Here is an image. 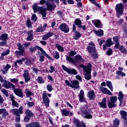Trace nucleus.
Masks as SVG:
<instances>
[{
	"mask_svg": "<svg viewBox=\"0 0 127 127\" xmlns=\"http://www.w3.org/2000/svg\"><path fill=\"white\" fill-rule=\"evenodd\" d=\"M106 85L109 88L111 91L113 92L114 88H113V84L112 83V82L110 81H107L106 82Z\"/></svg>",
	"mask_w": 127,
	"mask_h": 127,
	"instance_id": "f704fd0d",
	"label": "nucleus"
},
{
	"mask_svg": "<svg viewBox=\"0 0 127 127\" xmlns=\"http://www.w3.org/2000/svg\"><path fill=\"white\" fill-rule=\"evenodd\" d=\"M88 45L90 46H88L87 48V52H88L90 55H91L92 58H98V56L97 53L96 52V47L95 44L92 42L89 43Z\"/></svg>",
	"mask_w": 127,
	"mask_h": 127,
	"instance_id": "f257e3e1",
	"label": "nucleus"
},
{
	"mask_svg": "<svg viewBox=\"0 0 127 127\" xmlns=\"http://www.w3.org/2000/svg\"><path fill=\"white\" fill-rule=\"evenodd\" d=\"M50 70H49L50 73H53V72L55 71V68L52 66H50Z\"/></svg>",
	"mask_w": 127,
	"mask_h": 127,
	"instance_id": "e2e57ef3",
	"label": "nucleus"
},
{
	"mask_svg": "<svg viewBox=\"0 0 127 127\" xmlns=\"http://www.w3.org/2000/svg\"><path fill=\"white\" fill-rule=\"evenodd\" d=\"M26 65H28V66H30L32 64V63L30 60H26V61L25 62Z\"/></svg>",
	"mask_w": 127,
	"mask_h": 127,
	"instance_id": "69168bd1",
	"label": "nucleus"
},
{
	"mask_svg": "<svg viewBox=\"0 0 127 127\" xmlns=\"http://www.w3.org/2000/svg\"><path fill=\"white\" fill-rule=\"evenodd\" d=\"M74 55H77V52H76L75 51H71L69 52V56H70L71 57H73Z\"/></svg>",
	"mask_w": 127,
	"mask_h": 127,
	"instance_id": "6e6d98bb",
	"label": "nucleus"
},
{
	"mask_svg": "<svg viewBox=\"0 0 127 127\" xmlns=\"http://www.w3.org/2000/svg\"><path fill=\"white\" fill-rule=\"evenodd\" d=\"M53 35H54L53 32H50L48 33L47 34L43 36L42 40H47V39H48V38L51 37V36H53Z\"/></svg>",
	"mask_w": 127,
	"mask_h": 127,
	"instance_id": "bb28decb",
	"label": "nucleus"
},
{
	"mask_svg": "<svg viewBox=\"0 0 127 127\" xmlns=\"http://www.w3.org/2000/svg\"><path fill=\"white\" fill-rule=\"evenodd\" d=\"M20 64H22V60H17L14 63V66L15 68H17V67H18V65H20Z\"/></svg>",
	"mask_w": 127,
	"mask_h": 127,
	"instance_id": "79ce46f5",
	"label": "nucleus"
},
{
	"mask_svg": "<svg viewBox=\"0 0 127 127\" xmlns=\"http://www.w3.org/2000/svg\"><path fill=\"white\" fill-rule=\"evenodd\" d=\"M36 48L37 49L39 50L40 52H41L42 54H43V55H44L45 57H47V58L49 59V60H52V61L53 60L52 58H51L50 56H49V55H48V54L46 53V52H45V51H44V50H43L42 48L38 46H36V47L30 48V52L31 53H33V52H35V51H36Z\"/></svg>",
	"mask_w": 127,
	"mask_h": 127,
	"instance_id": "20e7f679",
	"label": "nucleus"
},
{
	"mask_svg": "<svg viewBox=\"0 0 127 127\" xmlns=\"http://www.w3.org/2000/svg\"><path fill=\"white\" fill-rule=\"evenodd\" d=\"M2 85L4 88H5V89H10V88H12V90L13 89H14V87L15 86L10 82L6 80L4 81Z\"/></svg>",
	"mask_w": 127,
	"mask_h": 127,
	"instance_id": "ddd939ff",
	"label": "nucleus"
},
{
	"mask_svg": "<svg viewBox=\"0 0 127 127\" xmlns=\"http://www.w3.org/2000/svg\"><path fill=\"white\" fill-rule=\"evenodd\" d=\"M9 98L12 101V106H13V107H15V108H18V107H19V104H18L15 101V97H14L13 95L10 94L9 96Z\"/></svg>",
	"mask_w": 127,
	"mask_h": 127,
	"instance_id": "f3484780",
	"label": "nucleus"
},
{
	"mask_svg": "<svg viewBox=\"0 0 127 127\" xmlns=\"http://www.w3.org/2000/svg\"><path fill=\"white\" fill-rule=\"evenodd\" d=\"M119 126H120V120L118 119L113 120V126L112 127H119Z\"/></svg>",
	"mask_w": 127,
	"mask_h": 127,
	"instance_id": "7c9ffc66",
	"label": "nucleus"
},
{
	"mask_svg": "<svg viewBox=\"0 0 127 127\" xmlns=\"http://www.w3.org/2000/svg\"><path fill=\"white\" fill-rule=\"evenodd\" d=\"M17 46L19 51H16L15 52V55L17 56H23V53L25 51V48L20 43L17 44Z\"/></svg>",
	"mask_w": 127,
	"mask_h": 127,
	"instance_id": "6e6552de",
	"label": "nucleus"
},
{
	"mask_svg": "<svg viewBox=\"0 0 127 127\" xmlns=\"http://www.w3.org/2000/svg\"><path fill=\"white\" fill-rule=\"evenodd\" d=\"M15 121L16 123H20V114L19 115H17L15 116Z\"/></svg>",
	"mask_w": 127,
	"mask_h": 127,
	"instance_id": "5fc2aeb1",
	"label": "nucleus"
},
{
	"mask_svg": "<svg viewBox=\"0 0 127 127\" xmlns=\"http://www.w3.org/2000/svg\"><path fill=\"white\" fill-rule=\"evenodd\" d=\"M52 55L56 59H59L60 56H59V53L57 51H54L52 53Z\"/></svg>",
	"mask_w": 127,
	"mask_h": 127,
	"instance_id": "e433bc0d",
	"label": "nucleus"
},
{
	"mask_svg": "<svg viewBox=\"0 0 127 127\" xmlns=\"http://www.w3.org/2000/svg\"><path fill=\"white\" fill-rule=\"evenodd\" d=\"M60 29L61 31H63L64 33H68L70 31V29L69 27H68V25L65 23H63L60 26Z\"/></svg>",
	"mask_w": 127,
	"mask_h": 127,
	"instance_id": "f8f14e48",
	"label": "nucleus"
},
{
	"mask_svg": "<svg viewBox=\"0 0 127 127\" xmlns=\"http://www.w3.org/2000/svg\"><path fill=\"white\" fill-rule=\"evenodd\" d=\"M88 97L90 100H94L96 98L94 90H91L88 93Z\"/></svg>",
	"mask_w": 127,
	"mask_h": 127,
	"instance_id": "5701e85b",
	"label": "nucleus"
},
{
	"mask_svg": "<svg viewBox=\"0 0 127 127\" xmlns=\"http://www.w3.org/2000/svg\"><path fill=\"white\" fill-rule=\"evenodd\" d=\"M99 105H100L102 108H107V99L103 98L102 102L99 103Z\"/></svg>",
	"mask_w": 127,
	"mask_h": 127,
	"instance_id": "c85d7f7f",
	"label": "nucleus"
},
{
	"mask_svg": "<svg viewBox=\"0 0 127 127\" xmlns=\"http://www.w3.org/2000/svg\"><path fill=\"white\" fill-rule=\"evenodd\" d=\"M69 113L70 111H68L66 109H63L61 110V114L64 117H68Z\"/></svg>",
	"mask_w": 127,
	"mask_h": 127,
	"instance_id": "c756f323",
	"label": "nucleus"
},
{
	"mask_svg": "<svg viewBox=\"0 0 127 127\" xmlns=\"http://www.w3.org/2000/svg\"><path fill=\"white\" fill-rule=\"evenodd\" d=\"M99 91L101 92H102L103 94H105L106 95H109V96H113V94H112V92L110 91L107 88L103 87H100L99 88Z\"/></svg>",
	"mask_w": 127,
	"mask_h": 127,
	"instance_id": "a211bd4d",
	"label": "nucleus"
},
{
	"mask_svg": "<svg viewBox=\"0 0 127 127\" xmlns=\"http://www.w3.org/2000/svg\"><path fill=\"white\" fill-rule=\"evenodd\" d=\"M8 38V35H7L6 33H4L0 36V40L6 42V41H7Z\"/></svg>",
	"mask_w": 127,
	"mask_h": 127,
	"instance_id": "cd10ccee",
	"label": "nucleus"
},
{
	"mask_svg": "<svg viewBox=\"0 0 127 127\" xmlns=\"http://www.w3.org/2000/svg\"><path fill=\"white\" fill-rule=\"evenodd\" d=\"M33 39V30H31L29 31L28 32V37L27 38V40L28 41H31Z\"/></svg>",
	"mask_w": 127,
	"mask_h": 127,
	"instance_id": "a878e982",
	"label": "nucleus"
},
{
	"mask_svg": "<svg viewBox=\"0 0 127 127\" xmlns=\"http://www.w3.org/2000/svg\"><path fill=\"white\" fill-rule=\"evenodd\" d=\"M113 41L115 43H118L119 41L120 40V37L119 36H114L113 38Z\"/></svg>",
	"mask_w": 127,
	"mask_h": 127,
	"instance_id": "603ef678",
	"label": "nucleus"
},
{
	"mask_svg": "<svg viewBox=\"0 0 127 127\" xmlns=\"http://www.w3.org/2000/svg\"><path fill=\"white\" fill-rule=\"evenodd\" d=\"M42 99L44 104H45V105L47 108H48L50 103V99L48 98V97L47 96V93H46L45 91H44L42 94Z\"/></svg>",
	"mask_w": 127,
	"mask_h": 127,
	"instance_id": "9d476101",
	"label": "nucleus"
},
{
	"mask_svg": "<svg viewBox=\"0 0 127 127\" xmlns=\"http://www.w3.org/2000/svg\"><path fill=\"white\" fill-rule=\"evenodd\" d=\"M84 95L85 93H84V90H81L79 94H78L79 102H81V103H82V102L87 103V101H86V99H85V97L84 96Z\"/></svg>",
	"mask_w": 127,
	"mask_h": 127,
	"instance_id": "2eb2a0df",
	"label": "nucleus"
},
{
	"mask_svg": "<svg viewBox=\"0 0 127 127\" xmlns=\"http://www.w3.org/2000/svg\"><path fill=\"white\" fill-rule=\"evenodd\" d=\"M26 25L28 28H30V27H32V25H31V22L30 21V20H27Z\"/></svg>",
	"mask_w": 127,
	"mask_h": 127,
	"instance_id": "864d4df0",
	"label": "nucleus"
},
{
	"mask_svg": "<svg viewBox=\"0 0 127 127\" xmlns=\"http://www.w3.org/2000/svg\"><path fill=\"white\" fill-rule=\"evenodd\" d=\"M33 9L34 10V12H39V13H41L43 17H46V10L43 8L42 7H38L37 5H33L32 6Z\"/></svg>",
	"mask_w": 127,
	"mask_h": 127,
	"instance_id": "39448f33",
	"label": "nucleus"
},
{
	"mask_svg": "<svg viewBox=\"0 0 127 127\" xmlns=\"http://www.w3.org/2000/svg\"><path fill=\"white\" fill-rule=\"evenodd\" d=\"M25 127H41L39 122H32L25 125Z\"/></svg>",
	"mask_w": 127,
	"mask_h": 127,
	"instance_id": "412c9836",
	"label": "nucleus"
},
{
	"mask_svg": "<svg viewBox=\"0 0 127 127\" xmlns=\"http://www.w3.org/2000/svg\"><path fill=\"white\" fill-rule=\"evenodd\" d=\"M116 74L118 75V76H122V77H125V76H126V73L123 72L122 71H117Z\"/></svg>",
	"mask_w": 127,
	"mask_h": 127,
	"instance_id": "8fccbe9b",
	"label": "nucleus"
},
{
	"mask_svg": "<svg viewBox=\"0 0 127 127\" xmlns=\"http://www.w3.org/2000/svg\"><path fill=\"white\" fill-rule=\"evenodd\" d=\"M80 37H81V34L78 32H75V36L73 37L74 39H75V40H78Z\"/></svg>",
	"mask_w": 127,
	"mask_h": 127,
	"instance_id": "37998d69",
	"label": "nucleus"
},
{
	"mask_svg": "<svg viewBox=\"0 0 127 127\" xmlns=\"http://www.w3.org/2000/svg\"><path fill=\"white\" fill-rule=\"evenodd\" d=\"M107 54L109 56H111L112 54H113V50L112 49H109L107 51Z\"/></svg>",
	"mask_w": 127,
	"mask_h": 127,
	"instance_id": "680f3d73",
	"label": "nucleus"
},
{
	"mask_svg": "<svg viewBox=\"0 0 127 127\" xmlns=\"http://www.w3.org/2000/svg\"><path fill=\"white\" fill-rule=\"evenodd\" d=\"M26 97L27 98H28V97H30L31 96H32L33 93H32V92H31V91L27 90L26 91Z\"/></svg>",
	"mask_w": 127,
	"mask_h": 127,
	"instance_id": "4d7b16f0",
	"label": "nucleus"
},
{
	"mask_svg": "<svg viewBox=\"0 0 127 127\" xmlns=\"http://www.w3.org/2000/svg\"><path fill=\"white\" fill-rule=\"evenodd\" d=\"M47 90L49 91V92H51L52 90H53V88H52V85L51 84H48L47 86Z\"/></svg>",
	"mask_w": 127,
	"mask_h": 127,
	"instance_id": "bf43d9fd",
	"label": "nucleus"
},
{
	"mask_svg": "<svg viewBox=\"0 0 127 127\" xmlns=\"http://www.w3.org/2000/svg\"><path fill=\"white\" fill-rule=\"evenodd\" d=\"M32 70L34 73H35V74H37L38 73H39V70H38L37 68L35 67H33Z\"/></svg>",
	"mask_w": 127,
	"mask_h": 127,
	"instance_id": "338daca9",
	"label": "nucleus"
},
{
	"mask_svg": "<svg viewBox=\"0 0 127 127\" xmlns=\"http://www.w3.org/2000/svg\"><path fill=\"white\" fill-rule=\"evenodd\" d=\"M46 5L47 7V10H54L56 7V5L53 3V2L50 0H48L46 2Z\"/></svg>",
	"mask_w": 127,
	"mask_h": 127,
	"instance_id": "9b49d317",
	"label": "nucleus"
},
{
	"mask_svg": "<svg viewBox=\"0 0 127 127\" xmlns=\"http://www.w3.org/2000/svg\"><path fill=\"white\" fill-rule=\"evenodd\" d=\"M119 50L123 53V54H127V50L126 48L124 46H121L119 47Z\"/></svg>",
	"mask_w": 127,
	"mask_h": 127,
	"instance_id": "2f4dec72",
	"label": "nucleus"
},
{
	"mask_svg": "<svg viewBox=\"0 0 127 127\" xmlns=\"http://www.w3.org/2000/svg\"><path fill=\"white\" fill-rule=\"evenodd\" d=\"M12 90L16 96L20 97V98H23V92H22V90H21V89H15V86H14V89Z\"/></svg>",
	"mask_w": 127,
	"mask_h": 127,
	"instance_id": "dca6fc26",
	"label": "nucleus"
},
{
	"mask_svg": "<svg viewBox=\"0 0 127 127\" xmlns=\"http://www.w3.org/2000/svg\"><path fill=\"white\" fill-rule=\"evenodd\" d=\"M11 67V66L9 64H7L6 66H3V69H2L1 70L2 74H6V73H7V71H8L9 69H10Z\"/></svg>",
	"mask_w": 127,
	"mask_h": 127,
	"instance_id": "b1692460",
	"label": "nucleus"
},
{
	"mask_svg": "<svg viewBox=\"0 0 127 127\" xmlns=\"http://www.w3.org/2000/svg\"><path fill=\"white\" fill-rule=\"evenodd\" d=\"M75 58L76 61H81L82 60V56L80 55L75 56Z\"/></svg>",
	"mask_w": 127,
	"mask_h": 127,
	"instance_id": "13d9d810",
	"label": "nucleus"
},
{
	"mask_svg": "<svg viewBox=\"0 0 127 127\" xmlns=\"http://www.w3.org/2000/svg\"><path fill=\"white\" fill-rule=\"evenodd\" d=\"M1 93H2V94L3 95H4V96H5V97H8V96H9L8 92L6 91V89H5L4 88H2L1 90Z\"/></svg>",
	"mask_w": 127,
	"mask_h": 127,
	"instance_id": "de8ad7c7",
	"label": "nucleus"
},
{
	"mask_svg": "<svg viewBox=\"0 0 127 127\" xmlns=\"http://www.w3.org/2000/svg\"><path fill=\"white\" fill-rule=\"evenodd\" d=\"M62 67L63 70L66 72L67 74H72L73 75H77V74H78L77 70H76L75 69L68 68L64 65H62Z\"/></svg>",
	"mask_w": 127,
	"mask_h": 127,
	"instance_id": "1a4fd4ad",
	"label": "nucleus"
},
{
	"mask_svg": "<svg viewBox=\"0 0 127 127\" xmlns=\"http://www.w3.org/2000/svg\"><path fill=\"white\" fill-rule=\"evenodd\" d=\"M65 83L67 86L73 89H79V88H80V86L79 85V83L78 80H71L70 82L69 80H65Z\"/></svg>",
	"mask_w": 127,
	"mask_h": 127,
	"instance_id": "7ed1b4c3",
	"label": "nucleus"
},
{
	"mask_svg": "<svg viewBox=\"0 0 127 127\" xmlns=\"http://www.w3.org/2000/svg\"><path fill=\"white\" fill-rule=\"evenodd\" d=\"M9 54V50H7L6 51L3 52L1 54V58L3 59V56H6Z\"/></svg>",
	"mask_w": 127,
	"mask_h": 127,
	"instance_id": "c03bdc74",
	"label": "nucleus"
},
{
	"mask_svg": "<svg viewBox=\"0 0 127 127\" xmlns=\"http://www.w3.org/2000/svg\"><path fill=\"white\" fill-rule=\"evenodd\" d=\"M116 10L117 12V15L118 17H120L121 15H123V13H124V4L123 3H120L119 4H117L116 6Z\"/></svg>",
	"mask_w": 127,
	"mask_h": 127,
	"instance_id": "423d86ee",
	"label": "nucleus"
},
{
	"mask_svg": "<svg viewBox=\"0 0 127 127\" xmlns=\"http://www.w3.org/2000/svg\"><path fill=\"white\" fill-rule=\"evenodd\" d=\"M120 114L122 118L127 120V112H126V111H125L124 110H121L120 112Z\"/></svg>",
	"mask_w": 127,
	"mask_h": 127,
	"instance_id": "473e14b6",
	"label": "nucleus"
},
{
	"mask_svg": "<svg viewBox=\"0 0 127 127\" xmlns=\"http://www.w3.org/2000/svg\"><path fill=\"white\" fill-rule=\"evenodd\" d=\"M28 70H24L23 74L25 83H28L30 81V76L29 75Z\"/></svg>",
	"mask_w": 127,
	"mask_h": 127,
	"instance_id": "6ab92c4d",
	"label": "nucleus"
},
{
	"mask_svg": "<svg viewBox=\"0 0 127 127\" xmlns=\"http://www.w3.org/2000/svg\"><path fill=\"white\" fill-rule=\"evenodd\" d=\"M25 114L26 116H27L28 117H30L31 118H32L33 117V114L30 110H27L25 111Z\"/></svg>",
	"mask_w": 127,
	"mask_h": 127,
	"instance_id": "ea45409f",
	"label": "nucleus"
},
{
	"mask_svg": "<svg viewBox=\"0 0 127 127\" xmlns=\"http://www.w3.org/2000/svg\"><path fill=\"white\" fill-rule=\"evenodd\" d=\"M73 123L74 124L75 127H78V126L81 125V123H80V121L77 119H74Z\"/></svg>",
	"mask_w": 127,
	"mask_h": 127,
	"instance_id": "09e8293b",
	"label": "nucleus"
},
{
	"mask_svg": "<svg viewBox=\"0 0 127 127\" xmlns=\"http://www.w3.org/2000/svg\"><path fill=\"white\" fill-rule=\"evenodd\" d=\"M56 47L61 52H64V48L59 44H56Z\"/></svg>",
	"mask_w": 127,
	"mask_h": 127,
	"instance_id": "4c0bfd02",
	"label": "nucleus"
},
{
	"mask_svg": "<svg viewBox=\"0 0 127 127\" xmlns=\"http://www.w3.org/2000/svg\"><path fill=\"white\" fill-rule=\"evenodd\" d=\"M108 106L109 107V108H110V109H112V108H115L117 107V105L116 104V103L110 101L108 103Z\"/></svg>",
	"mask_w": 127,
	"mask_h": 127,
	"instance_id": "c9c22d12",
	"label": "nucleus"
},
{
	"mask_svg": "<svg viewBox=\"0 0 127 127\" xmlns=\"http://www.w3.org/2000/svg\"><path fill=\"white\" fill-rule=\"evenodd\" d=\"M31 118V117L25 115V118H24V121L26 123H29V121H30Z\"/></svg>",
	"mask_w": 127,
	"mask_h": 127,
	"instance_id": "3c124183",
	"label": "nucleus"
},
{
	"mask_svg": "<svg viewBox=\"0 0 127 127\" xmlns=\"http://www.w3.org/2000/svg\"><path fill=\"white\" fill-rule=\"evenodd\" d=\"M7 44V42L2 41L0 42V47L5 46Z\"/></svg>",
	"mask_w": 127,
	"mask_h": 127,
	"instance_id": "052dcab7",
	"label": "nucleus"
},
{
	"mask_svg": "<svg viewBox=\"0 0 127 127\" xmlns=\"http://www.w3.org/2000/svg\"><path fill=\"white\" fill-rule=\"evenodd\" d=\"M12 114L13 115H15V116H18L19 114V113L18 112V109H14L11 110Z\"/></svg>",
	"mask_w": 127,
	"mask_h": 127,
	"instance_id": "a18cd8bd",
	"label": "nucleus"
},
{
	"mask_svg": "<svg viewBox=\"0 0 127 127\" xmlns=\"http://www.w3.org/2000/svg\"><path fill=\"white\" fill-rule=\"evenodd\" d=\"M91 70L92 68L89 66H85L83 67V73L84 75V78L86 80H91Z\"/></svg>",
	"mask_w": 127,
	"mask_h": 127,
	"instance_id": "0eeeda50",
	"label": "nucleus"
},
{
	"mask_svg": "<svg viewBox=\"0 0 127 127\" xmlns=\"http://www.w3.org/2000/svg\"><path fill=\"white\" fill-rule=\"evenodd\" d=\"M113 44H114V43L113 42V41H112L111 38H110L106 41V45L108 47H110V46H112Z\"/></svg>",
	"mask_w": 127,
	"mask_h": 127,
	"instance_id": "58836bf2",
	"label": "nucleus"
},
{
	"mask_svg": "<svg viewBox=\"0 0 127 127\" xmlns=\"http://www.w3.org/2000/svg\"><path fill=\"white\" fill-rule=\"evenodd\" d=\"M93 25H95L97 28H102V23H101V21L99 20H93L92 21Z\"/></svg>",
	"mask_w": 127,
	"mask_h": 127,
	"instance_id": "aec40b11",
	"label": "nucleus"
},
{
	"mask_svg": "<svg viewBox=\"0 0 127 127\" xmlns=\"http://www.w3.org/2000/svg\"><path fill=\"white\" fill-rule=\"evenodd\" d=\"M27 105L28 106V107H33V106H34V102H29L27 103Z\"/></svg>",
	"mask_w": 127,
	"mask_h": 127,
	"instance_id": "0e129e2a",
	"label": "nucleus"
},
{
	"mask_svg": "<svg viewBox=\"0 0 127 127\" xmlns=\"http://www.w3.org/2000/svg\"><path fill=\"white\" fill-rule=\"evenodd\" d=\"M39 58L40 61L41 62H43V61H44V58H45V57H44V56L41 55V56H39Z\"/></svg>",
	"mask_w": 127,
	"mask_h": 127,
	"instance_id": "774afa93",
	"label": "nucleus"
},
{
	"mask_svg": "<svg viewBox=\"0 0 127 127\" xmlns=\"http://www.w3.org/2000/svg\"><path fill=\"white\" fill-rule=\"evenodd\" d=\"M79 110L81 112V113L80 112H78V115L81 114L84 117V118H85V119H87L88 120H90V119H92V118H93V115H92V111L90 110H84L83 108H80Z\"/></svg>",
	"mask_w": 127,
	"mask_h": 127,
	"instance_id": "f03ea898",
	"label": "nucleus"
},
{
	"mask_svg": "<svg viewBox=\"0 0 127 127\" xmlns=\"http://www.w3.org/2000/svg\"><path fill=\"white\" fill-rule=\"evenodd\" d=\"M110 102L116 104V103H117V101H118V97H117V96H111L110 97Z\"/></svg>",
	"mask_w": 127,
	"mask_h": 127,
	"instance_id": "a19ab883",
	"label": "nucleus"
},
{
	"mask_svg": "<svg viewBox=\"0 0 127 127\" xmlns=\"http://www.w3.org/2000/svg\"><path fill=\"white\" fill-rule=\"evenodd\" d=\"M66 60L68 61V62H69L70 63H72L73 64H75V63H76L75 60H74V59L69 56H67L66 57Z\"/></svg>",
	"mask_w": 127,
	"mask_h": 127,
	"instance_id": "72a5a7b5",
	"label": "nucleus"
},
{
	"mask_svg": "<svg viewBox=\"0 0 127 127\" xmlns=\"http://www.w3.org/2000/svg\"><path fill=\"white\" fill-rule=\"evenodd\" d=\"M74 23L75 25H76L77 27H78V28H83V30H86V26L81 25L82 21H81V20H80V19H76L74 21Z\"/></svg>",
	"mask_w": 127,
	"mask_h": 127,
	"instance_id": "4468645a",
	"label": "nucleus"
},
{
	"mask_svg": "<svg viewBox=\"0 0 127 127\" xmlns=\"http://www.w3.org/2000/svg\"><path fill=\"white\" fill-rule=\"evenodd\" d=\"M93 32L97 36H99V37L104 36V31L102 29H99L98 31L93 30Z\"/></svg>",
	"mask_w": 127,
	"mask_h": 127,
	"instance_id": "4be33fe9",
	"label": "nucleus"
},
{
	"mask_svg": "<svg viewBox=\"0 0 127 127\" xmlns=\"http://www.w3.org/2000/svg\"><path fill=\"white\" fill-rule=\"evenodd\" d=\"M37 82L39 84H43L44 83L45 80L41 76H39L37 78Z\"/></svg>",
	"mask_w": 127,
	"mask_h": 127,
	"instance_id": "49530a36",
	"label": "nucleus"
},
{
	"mask_svg": "<svg viewBox=\"0 0 127 127\" xmlns=\"http://www.w3.org/2000/svg\"><path fill=\"white\" fill-rule=\"evenodd\" d=\"M124 99V94L122 91H120L119 93L118 100L120 101V107H122V105H123V100Z\"/></svg>",
	"mask_w": 127,
	"mask_h": 127,
	"instance_id": "393cba45",
	"label": "nucleus"
}]
</instances>
